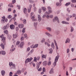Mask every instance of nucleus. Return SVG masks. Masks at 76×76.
<instances>
[{
    "instance_id": "4",
    "label": "nucleus",
    "mask_w": 76,
    "mask_h": 76,
    "mask_svg": "<svg viewBox=\"0 0 76 76\" xmlns=\"http://www.w3.org/2000/svg\"><path fill=\"white\" fill-rule=\"evenodd\" d=\"M56 20L58 23H59V20H58V18L57 16H56L54 17V19H53V22H54Z\"/></svg>"
},
{
    "instance_id": "10",
    "label": "nucleus",
    "mask_w": 76,
    "mask_h": 76,
    "mask_svg": "<svg viewBox=\"0 0 76 76\" xmlns=\"http://www.w3.org/2000/svg\"><path fill=\"white\" fill-rule=\"evenodd\" d=\"M12 66L10 67V69H16V65H15V64H13L12 65Z\"/></svg>"
},
{
    "instance_id": "44",
    "label": "nucleus",
    "mask_w": 76,
    "mask_h": 76,
    "mask_svg": "<svg viewBox=\"0 0 76 76\" xmlns=\"http://www.w3.org/2000/svg\"><path fill=\"white\" fill-rule=\"evenodd\" d=\"M7 28H9V26H4V28H3V29L4 30L6 29H7Z\"/></svg>"
},
{
    "instance_id": "49",
    "label": "nucleus",
    "mask_w": 76,
    "mask_h": 76,
    "mask_svg": "<svg viewBox=\"0 0 76 76\" xmlns=\"http://www.w3.org/2000/svg\"><path fill=\"white\" fill-rule=\"evenodd\" d=\"M26 29V28H23V29L22 32L23 33H25V29Z\"/></svg>"
},
{
    "instance_id": "8",
    "label": "nucleus",
    "mask_w": 76,
    "mask_h": 76,
    "mask_svg": "<svg viewBox=\"0 0 76 76\" xmlns=\"http://www.w3.org/2000/svg\"><path fill=\"white\" fill-rule=\"evenodd\" d=\"M49 14H45V15H44L43 16V18H45V17L46 16V17L47 18V19H49V18H50V16H49Z\"/></svg>"
},
{
    "instance_id": "47",
    "label": "nucleus",
    "mask_w": 76,
    "mask_h": 76,
    "mask_svg": "<svg viewBox=\"0 0 76 76\" xmlns=\"http://www.w3.org/2000/svg\"><path fill=\"white\" fill-rule=\"evenodd\" d=\"M45 39L43 38L42 39V40L41 41V42L42 43H43V42H45Z\"/></svg>"
},
{
    "instance_id": "52",
    "label": "nucleus",
    "mask_w": 76,
    "mask_h": 76,
    "mask_svg": "<svg viewBox=\"0 0 76 76\" xmlns=\"http://www.w3.org/2000/svg\"><path fill=\"white\" fill-rule=\"evenodd\" d=\"M15 30L16 31H17V32H18V31L19 30V28H18V27H16L15 28Z\"/></svg>"
},
{
    "instance_id": "63",
    "label": "nucleus",
    "mask_w": 76,
    "mask_h": 76,
    "mask_svg": "<svg viewBox=\"0 0 76 76\" xmlns=\"http://www.w3.org/2000/svg\"><path fill=\"white\" fill-rule=\"evenodd\" d=\"M24 38H26L27 37V34H25L24 35Z\"/></svg>"
},
{
    "instance_id": "26",
    "label": "nucleus",
    "mask_w": 76,
    "mask_h": 76,
    "mask_svg": "<svg viewBox=\"0 0 76 76\" xmlns=\"http://www.w3.org/2000/svg\"><path fill=\"white\" fill-rule=\"evenodd\" d=\"M34 49H32L30 51V52L28 53V55H30L31 54H32V53H33V52H34Z\"/></svg>"
},
{
    "instance_id": "24",
    "label": "nucleus",
    "mask_w": 76,
    "mask_h": 76,
    "mask_svg": "<svg viewBox=\"0 0 76 76\" xmlns=\"http://www.w3.org/2000/svg\"><path fill=\"white\" fill-rule=\"evenodd\" d=\"M49 73H50V74H53L54 73V71H53V68L51 69L49 71Z\"/></svg>"
},
{
    "instance_id": "14",
    "label": "nucleus",
    "mask_w": 76,
    "mask_h": 76,
    "mask_svg": "<svg viewBox=\"0 0 76 76\" xmlns=\"http://www.w3.org/2000/svg\"><path fill=\"white\" fill-rule=\"evenodd\" d=\"M13 38H16L18 37V34L17 33H16V34H13Z\"/></svg>"
},
{
    "instance_id": "59",
    "label": "nucleus",
    "mask_w": 76,
    "mask_h": 76,
    "mask_svg": "<svg viewBox=\"0 0 76 76\" xmlns=\"http://www.w3.org/2000/svg\"><path fill=\"white\" fill-rule=\"evenodd\" d=\"M42 70L43 72H45V68L43 67L42 69Z\"/></svg>"
},
{
    "instance_id": "23",
    "label": "nucleus",
    "mask_w": 76,
    "mask_h": 76,
    "mask_svg": "<svg viewBox=\"0 0 76 76\" xmlns=\"http://www.w3.org/2000/svg\"><path fill=\"white\" fill-rule=\"evenodd\" d=\"M7 38L9 40H10L12 38V36L9 34H7Z\"/></svg>"
},
{
    "instance_id": "32",
    "label": "nucleus",
    "mask_w": 76,
    "mask_h": 76,
    "mask_svg": "<svg viewBox=\"0 0 76 76\" xmlns=\"http://www.w3.org/2000/svg\"><path fill=\"white\" fill-rule=\"evenodd\" d=\"M45 45H47L48 47H50V45L47 42H45Z\"/></svg>"
},
{
    "instance_id": "5",
    "label": "nucleus",
    "mask_w": 76,
    "mask_h": 76,
    "mask_svg": "<svg viewBox=\"0 0 76 76\" xmlns=\"http://www.w3.org/2000/svg\"><path fill=\"white\" fill-rule=\"evenodd\" d=\"M40 59V57H37V58L36 57H34V61H35V62H37V60H39Z\"/></svg>"
},
{
    "instance_id": "60",
    "label": "nucleus",
    "mask_w": 76,
    "mask_h": 76,
    "mask_svg": "<svg viewBox=\"0 0 76 76\" xmlns=\"http://www.w3.org/2000/svg\"><path fill=\"white\" fill-rule=\"evenodd\" d=\"M48 10H51V8L50 7H48Z\"/></svg>"
},
{
    "instance_id": "7",
    "label": "nucleus",
    "mask_w": 76,
    "mask_h": 76,
    "mask_svg": "<svg viewBox=\"0 0 76 76\" xmlns=\"http://www.w3.org/2000/svg\"><path fill=\"white\" fill-rule=\"evenodd\" d=\"M54 42L56 47V50H58V45H57V42H56V40L54 39Z\"/></svg>"
},
{
    "instance_id": "17",
    "label": "nucleus",
    "mask_w": 76,
    "mask_h": 76,
    "mask_svg": "<svg viewBox=\"0 0 76 76\" xmlns=\"http://www.w3.org/2000/svg\"><path fill=\"white\" fill-rule=\"evenodd\" d=\"M47 63H48L47 61H45L42 63L43 65L44 66H47Z\"/></svg>"
},
{
    "instance_id": "21",
    "label": "nucleus",
    "mask_w": 76,
    "mask_h": 76,
    "mask_svg": "<svg viewBox=\"0 0 76 76\" xmlns=\"http://www.w3.org/2000/svg\"><path fill=\"white\" fill-rule=\"evenodd\" d=\"M51 47L53 48V49L54 50L55 48V46H54V42H52V44L51 45Z\"/></svg>"
},
{
    "instance_id": "36",
    "label": "nucleus",
    "mask_w": 76,
    "mask_h": 76,
    "mask_svg": "<svg viewBox=\"0 0 76 76\" xmlns=\"http://www.w3.org/2000/svg\"><path fill=\"white\" fill-rule=\"evenodd\" d=\"M26 8H25L23 9V12L24 13H25V14H26V10H27Z\"/></svg>"
},
{
    "instance_id": "54",
    "label": "nucleus",
    "mask_w": 76,
    "mask_h": 76,
    "mask_svg": "<svg viewBox=\"0 0 76 76\" xmlns=\"http://www.w3.org/2000/svg\"><path fill=\"white\" fill-rule=\"evenodd\" d=\"M1 23L2 24H3L4 23V20L3 19L1 20Z\"/></svg>"
},
{
    "instance_id": "33",
    "label": "nucleus",
    "mask_w": 76,
    "mask_h": 76,
    "mask_svg": "<svg viewBox=\"0 0 76 76\" xmlns=\"http://www.w3.org/2000/svg\"><path fill=\"white\" fill-rule=\"evenodd\" d=\"M4 34H5L6 35H8L9 34L8 31L7 30H4Z\"/></svg>"
},
{
    "instance_id": "56",
    "label": "nucleus",
    "mask_w": 76,
    "mask_h": 76,
    "mask_svg": "<svg viewBox=\"0 0 76 76\" xmlns=\"http://www.w3.org/2000/svg\"><path fill=\"white\" fill-rule=\"evenodd\" d=\"M17 7H18V9H20V6L19 5H17Z\"/></svg>"
},
{
    "instance_id": "9",
    "label": "nucleus",
    "mask_w": 76,
    "mask_h": 76,
    "mask_svg": "<svg viewBox=\"0 0 76 76\" xmlns=\"http://www.w3.org/2000/svg\"><path fill=\"white\" fill-rule=\"evenodd\" d=\"M6 51H5L1 50V54L2 56H5V55H6Z\"/></svg>"
},
{
    "instance_id": "42",
    "label": "nucleus",
    "mask_w": 76,
    "mask_h": 76,
    "mask_svg": "<svg viewBox=\"0 0 76 76\" xmlns=\"http://www.w3.org/2000/svg\"><path fill=\"white\" fill-rule=\"evenodd\" d=\"M12 15H9L8 16L7 18L8 19H11V18H12Z\"/></svg>"
},
{
    "instance_id": "25",
    "label": "nucleus",
    "mask_w": 76,
    "mask_h": 76,
    "mask_svg": "<svg viewBox=\"0 0 76 76\" xmlns=\"http://www.w3.org/2000/svg\"><path fill=\"white\" fill-rule=\"evenodd\" d=\"M21 72H22L20 70H18L16 72V74H17V75H20V74H21Z\"/></svg>"
},
{
    "instance_id": "16",
    "label": "nucleus",
    "mask_w": 76,
    "mask_h": 76,
    "mask_svg": "<svg viewBox=\"0 0 76 76\" xmlns=\"http://www.w3.org/2000/svg\"><path fill=\"white\" fill-rule=\"evenodd\" d=\"M1 73L2 76H4V75H5V71L4 70H2L1 71Z\"/></svg>"
},
{
    "instance_id": "28",
    "label": "nucleus",
    "mask_w": 76,
    "mask_h": 76,
    "mask_svg": "<svg viewBox=\"0 0 76 76\" xmlns=\"http://www.w3.org/2000/svg\"><path fill=\"white\" fill-rule=\"evenodd\" d=\"M46 29H47V30H48L49 32H51V29L50 27H47L46 28Z\"/></svg>"
},
{
    "instance_id": "55",
    "label": "nucleus",
    "mask_w": 76,
    "mask_h": 76,
    "mask_svg": "<svg viewBox=\"0 0 76 76\" xmlns=\"http://www.w3.org/2000/svg\"><path fill=\"white\" fill-rule=\"evenodd\" d=\"M12 4L15 3H16V0H12Z\"/></svg>"
},
{
    "instance_id": "58",
    "label": "nucleus",
    "mask_w": 76,
    "mask_h": 76,
    "mask_svg": "<svg viewBox=\"0 0 76 76\" xmlns=\"http://www.w3.org/2000/svg\"><path fill=\"white\" fill-rule=\"evenodd\" d=\"M32 17L31 18V19H34L35 18V14H34L33 15H32V16H31Z\"/></svg>"
},
{
    "instance_id": "50",
    "label": "nucleus",
    "mask_w": 76,
    "mask_h": 76,
    "mask_svg": "<svg viewBox=\"0 0 76 76\" xmlns=\"http://www.w3.org/2000/svg\"><path fill=\"white\" fill-rule=\"evenodd\" d=\"M27 52H29L30 50V47H28L27 48Z\"/></svg>"
},
{
    "instance_id": "13",
    "label": "nucleus",
    "mask_w": 76,
    "mask_h": 76,
    "mask_svg": "<svg viewBox=\"0 0 76 76\" xmlns=\"http://www.w3.org/2000/svg\"><path fill=\"white\" fill-rule=\"evenodd\" d=\"M10 28L11 29H14L15 28V26L13 24H11L10 26Z\"/></svg>"
},
{
    "instance_id": "6",
    "label": "nucleus",
    "mask_w": 76,
    "mask_h": 76,
    "mask_svg": "<svg viewBox=\"0 0 76 76\" xmlns=\"http://www.w3.org/2000/svg\"><path fill=\"white\" fill-rule=\"evenodd\" d=\"M14 45H12L11 47V48L10 49V51H11L12 53L13 51H14V50H15V48L14 47Z\"/></svg>"
},
{
    "instance_id": "38",
    "label": "nucleus",
    "mask_w": 76,
    "mask_h": 76,
    "mask_svg": "<svg viewBox=\"0 0 76 76\" xmlns=\"http://www.w3.org/2000/svg\"><path fill=\"white\" fill-rule=\"evenodd\" d=\"M24 24H26V20L25 19H24L23 20Z\"/></svg>"
},
{
    "instance_id": "40",
    "label": "nucleus",
    "mask_w": 76,
    "mask_h": 76,
    "mask_svg": "<svg viewBox=\"0 0 76 76\" xmlns=\"http://www.w3.org/2000/svg\"><path fill=\"white\" fill-rule=\"evenodd\" d=\"M13 64L12 63V62H9V65L10 66V67H11V66H12V65H13Z\"/></svg>"
},
{
    "instance_id": "15",
    "label": "nucleus",
    "mask_w": 76,
    "mask_h": 76,
    "mask_svg": "<svg viewBox=\"0 0 76 76\" xmlns=\"http://www.w3.org/2000/svg\"><path fill=\"white\" fill-rule=\"evenodd\" d=\"M70 39L69 38H67L66 39V41L65 42V44H67V42L68 43H70Z\"/></svg>"
},
{
    "instance_id": "31",
    "label": "nucleus",
    "mask_w": 76,
    "mask_h": 76,
    "mask_svg": "<svg viewBox=\"0 0 76 76\" xmlns=\"http://www.w3.org/2000/svg\"><path fill=\"white\" fill-rule=\"evenodd\" d=\"M38 20L39 22H40L41 20V16L39 15H38Z\"/></svg>"
},
{
    "instance_id": "46",
    "label": "nucleus",
    "mask_w": 76,
    "mask_h": 76,
    "mask_svg": "<svg viewBox=\"0 0 76 76\" xmlns=\"http://www.w3.org/2000/svg\"><path fill=\"white\" fill-rule=\"evenodd\" d=\"M38 70V72H40L41 71V70H42V68L41 67H40L38 69H37Z\"/></svg>"
},
{
    "instance_id": "18",
    "label": "nucleus",
    "mask_w": 76,
    "mask_h": 76,
    "mask_svg": "<svg viewBox=\"0 0 76 76\" xmlns=\"http://www.w3.org/2000/svg\"><path fill=\"white\" fill-rule=\"evenodd\" d=\"M19 28H23V25L22 24H19L18 26Z\"/></svg>"
},
{
    "instance_id": "19",
    "label": "nucleus",
    "mask_w": 76,
    "mask_h": 76,
    "mask_svg": "<svg viewBox=\"0 0 76 76\" xmlns=\"http://www.w3.org/2000/svg\"><path fill=\"white\" fill-rule=\"evenodd\" d=\"M36 65V69L37 70V69H39V66H40V64H39V63H37Z\"/></svg>"
},
{
    "instance_id": "53",
    "label": "nucleus",
    "mask_w": 76,
    "mask_h": 76,
    "mask_svg": "<svg viewBox=\"0 0 76 76\" xmlns=\"http://www.w3.org/2000/svg\"><path fill=\"white\" fill-rule=\"evenodd\" d=\"M20 43V42H19V41H17L16 43V45H19Z\"/></svg>"
},
{
    "instance_id": "22",
    "label": "nucleus",
    "mask_w": 76,
    "mask_h": 76,
    "mask_svg": "<svg viewBox=\"0 0 76 76\" xmlns=\"http://www.w3.org/2000/svg\"><path fill=\"white\" fill-rule=\"evenodd\" d=\"M49 51H50L49 53L52 54L53 53V50L52 48H50L48 50Z\"/></svg>"
},
{
    "instance_id": "57",
    "label": "nucleus",
    "mask_w": 76,
    "mask_h": 76,
    "mask_svg": "<svg viewBox=\"0 0 76 76\" xmlns=\"http://www.w3.org/2000/svg\"><path fill=\"white\" fill-rule=\"evenodd\" d=\"M31 8H29L28 9V13H30V12H31Z\"/></svg>"
},
{
    "instance_id": "64",
    "label": "nucleus",
    "mask_w": 76,
    "mask_h": 76,
    "mask_svg": "<svg viewBox=\"0 0 76 76\" xmlns=\"http://www.w3.org/2000/svg\"><path fill=\"white\" fill-rule=\"evenodd\" d=\"M72 3H76V0H72Z\"/></svg>"
},
{
    "instance_id": "41",
    "label": "nucleus",
    "mask_w": 76,
    "mask_h": 76,
    "mask_svg": "<svg viewBox=\"0 0 76 76\" xmlns=\"http://www.w3.org/2000/svg\"><path fill=\"white\" fill-rule=\"evenodd\" d=\"M38 44H36L34 45V48H37L38 47Z\"/></svg>"
},
{
    "instance_id": "29",
    "label": "nucleus",
    "mask_w": 76,
    "mask_h": 76,
    "mask_svg": "<svg viewBox=\"0 0 76 76\" xmlns=\"http://www.w3.org/2000/svg\"><path fill=\"white\" fill-rule=\"evenodd\" d=\"M45 34L46 35L48 36V37H52V35L50 34L47 32H46L45 33Z\"/></svg>"
},
{
    "instance_id": "30",
    "label": "nucleus",
    "mask_w": 76,
    "mask_h": 76,
    "mask_svg": "<svg viewBox=\"0 0 76 76\" xmlns=\"http://www.w3.org/2000/svg\"><path fill=\"white\" fill-rule=\"evenodd\" d=\"M71 30L70 31L71 32H73L74 31V28H73V27H72V26H71L70 27Z\"/></svg>"
},
{
    "instance_id": "1",
    "label": "nucleus",
    "mask_w": 76,
    "mask_h": 76,
    "mask_svg": "<svg viewBox=\"0 0 76 76\" xmlns=\"http://www.w3.org/2000/svg\"><path fill=\"white\" fill-rule=\"evenodd\" d=\"M1 41L3 42V43H1L0 45V46L4 50V45H6V42L5 41V39H6V37H4V35L3 36H2L1 37Z\"/></svg>"
},
{
    "instance_id": "2",
    "label": "nucleus",
    "mask_w": 76,
    "mask_h": 76,
    "mask_svg": "<svg viewBox=\"0 0 76 76\" xmlns=\"http://www.w3.org/2000/svg\"><path fill=\"white\" fill-rule=\"evenodd\" d=\"M58 58H59V56L57 55L55 59L54 62L53 64V65L54 66V67H55V66H56V63H57V62L58 61Z\"/></svg>"
},
{
    "instance_id": "20",
    "label": "nucleus",
    "mask_w": 76,
    "mask_h": 76,
    "mask_svg": "<svg viewBox=\"0 0 76 76\" xmlns=\"http://www.w3.org/2000/svg\"><path fill=\"white\" fill-rule=\"evenodd\" d=\"M52 13V10H48V12H45V14H46L47 15L48 14H50V13Z\"/></svg>"
},
{
    "instance_id": "34",
    "label": "nucleus",
    "mask_w": 76,
    "mask_h": 76,
    "mask_svg": "<svg viewBox=\"0 0 76 76\" xmlns=\"http://www.w3.org/2000/svg\"><path fill=\"white\" fill-rule=\"evenodd\" d=\"M37 25H38V23L37 22L34 23V27H35V28L37 27Z\"/></svg>"
},
{
    "instance_id": "61",
    "label": "nucleus",
    "mask_w": 76,
    "mask_h": 76,
    "mask_svg": "<svg viewBox=\"0 0 76 76\" xmlns=\"http://www.w3.org/2000/svg\"><path fill=\"white\" fill-rule=\"evenodd\" d=\"M20 39H21V41H23V39H24V37H21Z\"/></svg>"
},
{
    "instance_id": "11",
    "label": "nucleus",
    "mask_w": 76,
    "mask_h": 76,
    "mask_svg": "<svg viewBox=\"0 0 76 76\" xmlns=\"http://www.w3.org/2000/svg\"><path fill=\"white\" fill-rule=\"evenodd\" d=\"M24 45V42H21L20 44V48H22Z\"/></svg>"
},
{
    "instance_id": "45",
    "label": "nucleus",
    "mask_w": 76,
    "mask_h": 76,
    "mask_svg": "<svg viewBox=\"0 0 76 76\" xmlns=\"http://www.w3.org/2000/svg\"><path fill=\"white\" fill-rule=\"evenodd\" d=\"M29 1L30 3H34V1L32 0H29Z\"/></svg>"
},
{
    "instance_id": "43",
    "label": "nucleus",
    "mask_w": 76,
    "mask_h": 76,
    "mask_svg": "<svg viewBox=\"0 0 76 76\" xmlns=\"http://www.w3.org/2000/svg\"><path fill=\"white\" fill-rule=\"evenodd\" d=\"M42 10H43L44 11H45L46 10V8H45V7H42Z\"/></svg>"
},
{
    "instance_id": "39",
    "label": "nucleus",
    "mask_w": 76,
    "mask_h": 76,
    "mask_svg": "<svg viewBox=\"0 0 76 76\" xmlns=\"http://www.w3.org/2000/svg\"><path fill=\"white\" fill-rule=\"evenodd\" d=\"M51 64V62L50 61H49L48 63V66H50Z\"/></svg>"
},
{
    "instance_id": "48",
    "label": "nucleus",
    "mask_w": 76,
    "mask_h": 76,
    "mask_svg": "<svg viewBox=\"0 0 76 76\" xmlns=\"http://www.w3.org/2000/svg\"><path fill=\"white\" fill-rule=\"evenodd\" d=\"M69 52H70V50L69 49V48H68L66 50V53H67V54H68V53H69Z\"/></svg>"
},
{
    "instance_id": "27",
    "label": "nucleus",
    "mask_w": 76,
    "mask_h": 76,
    "mask_svg": "<svg viewBox=\"0 0 76 76\" xmlns=\"http://www.w3.org/2000/svg\"><path fill=\"white\" fill-rule=\"evenodd\" d=\"M56 6H60L61 5V3L60 2H57L56 4Z\"/></svg>"
},
{
    "instance_id": "35",
    "label": "nucleus",
    "mask_w": 76,
    "mask_h": 76,
    "mask_svg": "<svg viewBox=\"0 0 76 76\" xmlns=\"http://www.w3.org/2000/svg\"><path fill=\"white\" fill-rule=\"evenodd\" d=\"M8 6L10 7H13V5L12 4L10 3L8 5Z\"/></svg>"
},
{
    "instance_id": "12",
    "label": "nucleus",
    "mask_w": 76,
    "mask_h": 76,
    "mask_svg": "<svg viewBox=\"0 0 76 76\" xmlns=\"http://www.w3.org/2000/svg\"><path fill=\"white\" fill-rule=\"evenodd\" d=\"M61 23L62 24H66V25H69V23L65 21H63Z\"/></svg>"
},
{
    "instance_id": "51",
    "label": "nucleus",
    "mask_w": 76,
    "mask_h": 76,
    "mask_svg": "<svg viewBox=\"0 0 76 76\" xmlns=\"http://www.w3.org/2000/svg\"><path fill=\"white\" fill-rule=\"evenodd\" d=\"M47 56H45V55H43L42 56V58H46Z\"/></svg>"
},
{
    "instance_id": "62",
    "label": "nucleus",
    "mask_w": 76,
    "mask_h": 76,
    "mask_svg": "<svg viewBox=\"0 0 76 76\" xmlns=\"http://www.w3.org/2000/svg\"><path fill=\"white\" fill-rule=\"evenodd\" d=\"M32 5H31V4H30L29 5V8L30 9H31V8H32Z\"/></svg>"
},
{
    "instance_id": "37",
    "label": "nucleus",
    "mask_w": 76,
    "mask_h": 76,
    "mask_svg": "<svg viewBox=\"0 0 76 76\" xmlns=\"http://www.w3.org/2000/svg\"><path fill=\"white\" fill-rule=\"evenodd\" d=\"M70 2H68L66 3V4H65V6H69V5L70 4Z\"/></svg>"
},
{
    "instance_id": "3",
    "label": "nucleus",
    "mask_w": 76,
    "mask_h": 76,
    "mask_svg": "<svg viewBox=\"0 0 76 76\" xmlns=\"http://www.w3.org/2000/svg\"><path fill=\"white\" fill-rule=\"evenodd\" d=\"M33 59V58L32 57H30V58H28L26 59L25 61V64H26L28 63H30L32 61V60Z\"/></svg>"
}]
</instances>
